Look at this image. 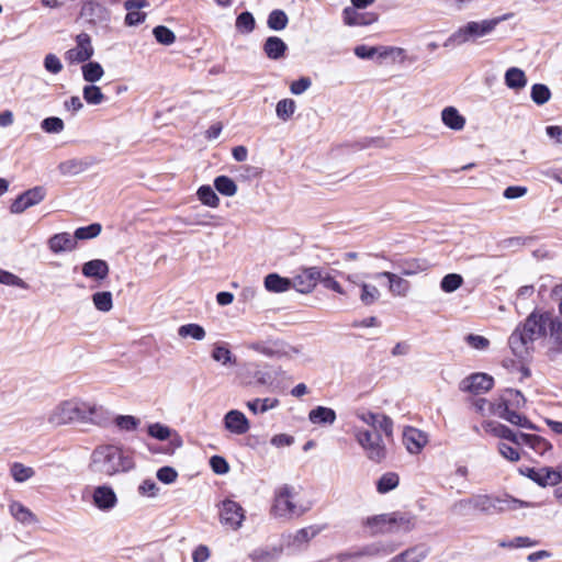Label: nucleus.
Masks as SVG:
<instances>
[{
  "mask_svg": "<svg viewBox=\"0 0 562 562\" xmlns=\"http://www.w3.org/2000/svg\"><path fill=\"white\" fill-rule=\"evenodd\" d=\"M539 338L554 348L562 347V322L550 313H532L522 327L510 335L508 342L513 352L524 358L528 353V345Z\"/></svg>",
  "mask_w": 562,
  "mask_h": 562,
  "instance_id": "f257e3e1",
  "label": "nucleus"
},
{
  "mask_svg": "<svg viewBox=\"0 0 562 562\" xmlns=\"http://www.w3.org/2000/svg\"><path fill=\"white\" fill-rule=\"evenodd\" d=\"M356 416L370 428H353V436L357 443L361 447L369 460L375 463L382 462L386 458V446L382 434L386 438H392L393 420L384 414L366 409L358 411Z\"/></svg>",
  "mask_w": 562,
  "mask_h": 562,
  "instance_id": "f03ea898",
  "label": "nucleus"
},
{
  "mask_svg": "<svg viewBox=\"0 0 562 562\" xmlns=\"http://www.w3.org/2000/svg\"><path fill=\"white\" fill-rule=\"evenodd\" d=\"M106 418L103 406L93 401L79 397L64 400L55 405L47 414V423L54 428L76 423L100 425Z\"/></svg>",
  "mask_w": 562,
  "mask_h": 562,
  "instance_id": "7ed1b4c3",
  "label": "nucleus"
},
{
  "mask_svg": "<svg viewBox=\"0 0 562 562\" xmlns=\"http://www.w3.org/2000/svg\"><path fill=\"white\" fill-rule=\"evenodd\" d=\"M135 467L133 452L116 445L95 447L89 461V469L92 473L106 477L128 473Z\"/></svg>",
  "mask_w": 562,
  "mask_h": 562,
  "instance_id": "20e7f679",
  "label": "nucleus"
},
{
  "mask_svg": "<svg viewBox=\"0 0 562 562\" xmlns=\"http://www.w3.org/2000/svg\"><path fill=\"white\" fill-rule=\"evenodd\" d=\"M307 510L300 502V488L290 484H282L274 491L271 514L276 518L292 519Z\"/></svg>",
  "mask_w": 562,
  "mask_h": 562,
  "instance_id": "39448f33",
  "label": "nucleus"
},
{
  "mask_svg": "<svg viewBox=\"0 0 562 562\" xmlns=\"http://www.w3.org/2000/svg\"><path fill=\"white\" fill-rule=\"evenodd\" d=\"M283 373L280 369L261 366L258 362H246L238 375L248 385L256 384L274 392L283 390V385L279 380V376Z\"/></svg>",
  "mask_w": 562,
  "mask_h": 562,
  "instance_id": "423d86ee",
  "label": "nucleus"
},
{
  "mask_svg": "<svg viewBox=\"0 0 562 562\" xmlns=\"http://www.w3.org/2000/svg\"><path fill=\"white\" fill-rule=\"evenodd\" d=\"M460 505H469L484 514H496L507 510H517L527 506L522 501L510 496L497 497L491 495H476L468 501H461Z\"/></svg>",
  "mask_w": 562,
  "mask_h": 562,
  "instance_id": "0eeeda50",
  "label": "nucleus"
},
{
  "mask_svg": "<svg viewBox=\"0 0 562 562\" xmlns=\"http://www.w3.org/2000/svg\"><path fill=\"white\" fill-rule=\"evenodd\" d=\"M504 19L505 18H496L468 22L465 25L458 29L449 40L458 45L467 42H475L479 38L491 34L497 24Z\"/></svg>",
  "mask_w": 562,
  "mask_h": 562,
  "instance_id": "6e6552de",
  "label": "nucleus"
},
{
  "mask_svg": "<svg viewBox=\"0 0 562 562\" xmlns=\"http://www.w3.org/2000/svg\"><path fill=\"white\" fill-rule=\"evenodd\" d=\"M409 521L396 514H382L368 517L364 520V527L371 535L396 531L401 528H407Z\"/></svg>",
  "mask_w": 562,
  "mask_h": 562,
  "instance_id": "1a4fd4ad",
  "label": "nucleus"
},
{
  "mask_svg": "<svg viewBox=\"0 0 562 562\" xmlns=\"http://www.w3.org/2000/svg\"><path fill=\"white\" fill-rule=\"evenodd\" d=\"M93 53L90 35L80 33L76 36V46L65 53V59L69 65L83 64L92 57Z\"/></svg>",
  "mask_w": 562,
  "mask_h": 562,
  "instance_id": "9d476101",
  "label": "nucleus"
},
{
  "mask_svg": "<svg viewBox=\"0 0 562 562\" xmlns=\"http://www.w3.org/2000/svg\"><path fill=\"white\" fill-rule=\"evenodd\" d=\"M245 520V510L235 501L225 499L220 506V521L222 525L238 530Z\"/></svg>",
  "mask_w": 562,
  "mask_h": 562,
  "instance_id": "9b49d317",
  "label": "nucleus"
},
{
  "mask_svg": "<svg viewBox=\"0 0 562 562\" xmlns=\"http://www.w3.org/2000/svg\"><path fill=\"white\" fill-rule=\"evenodd\" d=\"M92 504L101 512L108 513L117 505V496L114 490L109 485H99L92 490Z\"/></svg>",
  "mask_w": 562,
  "mask_h": 562,
  "instance_id": "f8f14e48",
  "label": "nucleus"
},
{
  "mask_svg": "<svg viewBox=\"0 0 562 562\" xmlns=\"http://www.w3.org/2000/svg\"><path fill=\"white\" fill-rule=\"evenodd\" d=\"M279 359L293 361L296 363H307L311 361L310 356L304 350L303 346L290 345L286 342L274 344V356Z\"/></svg>",
  "mask_w": 562,
  "mask_h": 562,
  "instance_id": "ddd939ff",
  "label": "nucleus"
},
{
  "mask_svg": "<svg viewBox=\"0 0 562 562\" xmlns=\"http://www.w3.org/2000/svg\"><path fill=\"white\" fill-rule=\"evenodd\" d=\"M224 428L237 436L245 435L250 429V422L246 415L238 409L228 411L223 418Z\"/></svg>",
  "mask_w": 562,
  "mask_h": 562,
  "instance_id": "4468645a",
  "label": "nucleus"
},
{
  "mask_svg": "<svg viewBox=\"0 0 562 562\" xmlns=\"http://www.w3.org/2000/svg\"><path fill=\"white\" fill-rule=\"evenodd\" d=\"M494 380L486 373H474L462 380L460 387L462 391L473 394L487 392L492 389Z\"/></svg>",
  "mask_w": 562,
  "mask_h": 562,
  "instance_id": "2eb2a0df",
  "label": "nucleus"
},
{
  "mask_svg": "<svg viewBox=\"0 0 562 562\" xmlns=\"http://www.w3.org/2000/svg\"><path fill=\"white\" fill-rule=\"evenodd\" d=\"M44 190L40 187L27 190L12 202L10 210L14 214H20L26 209L38 204L44 199Z\"/></svg>",
  "mask_w": 562,
  "mask_h": 562,
  "instance_id": "dca6fc26",
  "label": "nucleus"
},
{
  "mask_svg": "<svg viewBox=\"0 0 562 562\" xmlns=\"http://www.w3.org/2000/svg\"><path fill=\"white\" fill-rule=\"evenodd\" d=\"M319 278L321 272L316 268H308L296 274L291 282L297 292L310 293L316 286Z\"/></svg>",
  "mask_w": 562,
  "mask_h": 562,
  "instance_id": "f3484780",
  "label": "nucleus"
},
{
  "mask_svg": "<svg viewBox=\"0 0 562 562\" xmlns=\"http://www.w3.org/2000/svg\"><path fill=\"white\" fill-rule=\"evenodd\" d=\"M428 442V437L422 430L406 427L403 431V443L412 454H418Z\"/></svg>",
  "mask_w": 562,
  "mask_h": 562,
  "instance_id": "a211bd4d",
  "label": "nucleus"
},
{
  "mask_svg": "<svg viewBox=\"0 0 562 562\" xmlns=\"http://www.w3.org/2000/svg\"><path fill=\"white\" fill-rule=\"evenodd\" d=\"M149 3L146 0H126L124 8L127 11L125 16V24L128 26H136L142 24L147 14L142 9L147 8Z\"/></svg>",
  "mask_w": 562,
  "mask_h": 562,
  "instance_id": "6ab92c4d",
  "label": "nucleus"
},
{
  "mask_svg": "<svg viewBox=\"0 0 562 562\" xmlns=\"http://www.w3.org/2000/svg\"><path fill=\"white\" fill-rule=\"evenodd\" d=\"M47 245L53 254L69 252L77 248V240L69 233H59L53 235Z\"/></svg>",
  "mask_w": 562,
  "mask_h": 562,
  "instance_id": "aec40b11",
  "label": "nucleus"
},
{
  "mask_svg": "<svg viewBox=\"0 0 562 562\" xmlns=\"http://www.w3.org/2000/svg\"><path fill=\"white\" fill-rule=\"evenodd\" d=\"M347 280L350 283L360 286L361 292H360L359 297H360V301L362 304L369 306V305H372L373 303H375L380 299V296H381L380 290L373 284H369L366 282H358L357 274H349L347 277Z\"/></svg>",
  "mask_w": 562,
  "mask_h": 562,
  "instance_id": "412c9836",
  "label": "nucleus"
},
{
  "mask_svg": "<svg viewBox=\"0 0 562 562\" xmlns=\"http://www.w3.org/2000/svg\"><path fill=\"white\" fill-rule=\"evenodd\" d=\"M384 277L389 280V291L393 296L405 297L411 291V284L402 277L384 271L376 274V278Z\"/></svg>",
  "mask_w": 562,
  "mask_h": 562,
  "instance_id": "4be33fe9",
  "label": "nucleus"
},
{
  "mask_svg": "<svg viewBox=\"0 0 562 562\" xmlns=\"http://www.w3.org/2000/svg\"><path fill=\"white\" fill-rule=\"evenodd\" d=\"M81 271L86 278L102 281L109 276L110 268L106 261L93 259L85 262Z\"/></svg>",
  "mask_w": 562,
  "mask_h": 562,
  "instance_id": "5701e85b",
  "label": "nucleus"
},
{
  "mask_svg": "<svg viewBox=\"0 0 562 562\" xmlns=\"http://www.w3.org/2000/svg\"><path fill=\"white\" fill-rule=\"evenodd\" d=\"M9 513L18 522L24 526H31L38 522L37 516L20 502H11L9 505Z\"/></svg>",
  "mask_w": 562,
  "mask_h": 562,
  "instance_id": "b1692460",
  "label": "nucleus"
},
{
  "mask_svg": "<svg viewBox=\"0 0 562 562\" xmlns=\"http://www.w3.org/2000/svg\"><path fill=\"white\" fill-rule=\"evenodd\" d=\"M483 429L486 434L493 435L494 437L507 439L515 445H518L519 441V432H514L507 426L496 423V422H486L483 424Z\"/></svg>",
  "mask_w": 562,
  "mask_h": 562,
  "instance_id": "393cba45",
  "label": "nucleus"
},
{
  "mask_svg": "<svg viewBox=\"0 0 562 562\" xmlns=\"http://www.w3.org/2000/svg\"><path fill=\"white\" fill-rule=\"evenodd\" d=\"M504 81L508 89L520 91L526 88L528 83L525 71L518 67H510L504 75Z\"/></svg>",
  "mask_w": 562,
  "mask_h": 562,
  "instance_id": "a878e982",
  "label": "nucleus"
},
{
  "mask_svg": "<svg viewBox=\"0 0 562 562\" xmlns=\"http://www.w3.org/2000/svg\"><path fill=\"white\" fill-rule=\"evenodd\" d=\"M441 121L445 126L457 132L462 131L467 123L465 117L454 106H446L441 111Z\"/></svg>",
  "mask_w": 562,
  "mask_h": 562,
  "instance_id": "bb28decb",
  "label": "nucleus"
},
{
  "mask_svg": "<svg viewBox=\"0 0 562 562\" xmlns=\"http://www.w3.org/2000/svg\"><path fill=\"white\" fill-rule=\"evenodd\" d=\"M518 438L519 441L517 446L526 445L540 456H543L547 451L551 449L550 442H548L544 438L538 435L519 432Z\"/></svg>",
  "mask_w": 562,
  "mask_h": 562,
  "instance_id": "cd10ccee",
  "label": "nucleus"
},
{
  "mask_svg": "<svg viewBox=\"0 0 562 562\" xmlns=\"http://www.w3.org/2000/svg\"><path fill=\"white\" fill-rule=\"evenodd\" d=\"M536 483L541 487L555 486L562 482L560 465L558 468L542 467L539 468Z\"/></svg>",
  "mask_w": 562,
  "mask_h": 562,
  "instance_id": "c85d7f7f",
  "label": "nucleus"
},
{
  "mask_svg": "<svg viewBox=\"0 0 562 562\" xmlns=\"http://www.w3.org/2000/svg\"><path fill=\"white\" fill-rule=\"evenodd\" d=\"M336 418L335 411L325 406H317L308 413V419L314 425H333Z\"/></svg>",
  "mask_w": 562,
  "mask_h": 562,
  "instance_id": "c756f323",
  "label": "nucleus"
},
{
  "mask_svg": "<svg viewBox=\"0 0 562 562\" xmlns=\"http://www.w3.org/2000/svg\"><path fill=\"white\" fill-rule=\"evenodd\" d=\"M494 413L495 415L504 418L505 420L509 422L513 425H517L524 428L531 427L529 420L525 416H521L520 414L510 411L506 403L497 404V412Z\"/></svg>",
  "mask_w": 562,
  "mask_h": 562,
  "instance_id": "7c9ffc66",
  "label": "nucleus"
},
{
  "mask_svg": "<svg viewBox=\"0 0 562 562\" xmlns=\"http://www.w3.org/2000/svg\"><path fill=\"white\" fill-rule=\"evenodd\" d=\"M393 551V548L386 546L382 542H374L363 548L351 552L349 555L351 558H361V557H375V555H386Z\"/></svg>",
  "mask_w": 562,
  "mask_h": 562,
  "instance_id": "2f4dec72",
  "label": "nucleus"
},
{
  "mask_svg": "<svg viewBox=\"0 0 562 562\" xmlns=\"http://www.w3.org/2000/svg\"><path fill=\"white\" fill-rule=\"evenodd\" d=\"M288 46L286 44L277 36H270L266 40L263 50L266 55L271 59H279L283 57Z\"/></svg>",
  "mask_w": 562,
  "mask_h": 562,
  "instance_id": "473e14b6",
  "label": "nucleus"
},
{
  "mask_svg": "<svg viewBox=\"0 0 562 562\" xmlns=\"http://www.w3.org/2000/svg\"><path fill=\"white\" fill-rule=\"evenodd\" d=\"M292 286L291 280L277 273H270L265 278V288L270 292L282 293Z\"/></svg>",
  "mask_w": 562,
  "mask_h": 562,
  "instance_id": "72a5a7b5",
  "label": "nucleus"
},
{
  "mask_svg": "<svg viewBox=\"0 0 562 562\" xmlns=\"http://www.w3.org/2000/svg\"><path fill=\"white\" fill-rule=\"evenodd\" d=\"M279 405V400L273 397L255 398L252 401L247 402V407L254 414H265L268 411L277 408Z\"/></svg>",
  "mask_w": 562,
  "mask_h": 562,
  "instance_id": "f704fd0d",
  "label": "nucleus"
},
{
  "mask_svg": "<svg viewBox=\"0 0 562 562\" xmlns=\"http://www.w3.org/2000/svg\"><path fill=\"white\" fill-rule=\"evenodd\" d=\"M82 77L87 82L94 83L104 76V69L98 61H86L81 67Z\"/></svg>",
  "mask_w": 562,
  "mask_h": 562,
  "instance_id": "c9c22d12",
  "label": "nucleus"
},
{
  "mask_svg": "<svg viewBox=\"0 0 562 562\" xmlns=\"http://www.w3.org/2000/svg\"><path fill=\"white\" fill-rule=\"evenodd\" d=\"M426 557V549L415 547L397 554L389 562H422Z\"/></svg>",
  "mask_w": 562,
  "mask_h": 562,
  "instance_id": "e433bc0d",
  "label": "nucleus"
},
{
  "mask_svg": "<svg viewBox=\"0 0 562 562\" xmlns=\"http://www.w3.org/2000/svg\"><path fill=\"white\" fill-rule=\"evenodd\" d=\"M178 335L181 338H192L196 341H202L206 337L205 329L199 324H186L178 328Z\"/></svg>",
  "mask_w": 562,
  "mask_h": 562,
  "instance_id": "4c0bfd02",
  "label": "nucleus"
},
{
  "mask_svg": "<svg viewBox=\"0 0 562 562\" xmlns=\"http://www.w3.org/2000/svg\"><path fill=\"white\" fill-rule=\"evenodd\" d=\"M212 359L222 366L235 364L236 358L224 344H215L212 350Z\"/></svg>",
  "mask_w": 562,
  "mask_h": 562,
  "instance_id": "58836bf2",
  "label": "nucleus"
},
{
  "mask_svg": "<svg viewBox=\"0 0 562 562\" xmlns=\"http://www.w3.org/2000/svg\"><path fill=\"white\" fill-rule=\"evenodd\" d=\"M92 303L98 311L108 313L113 308L112 293L110 291L95 292L92 295Z\"/></svg>",
  "mask_w": 562,
  "mask_h": 562,
  "instance_id": "ea45409f",
  "label": "nucleus"
},
{
  "mask_svg": "<svg viewBox=\"0 0 562 562\" xmlns=\"http://www.w3.org/2000/svg\"><path fill=\"white\" fill-rule=\"evenodd\" d=\"M400 477L396 473L387 472L384 473L376 481V490L380 494H385L397 487Z\"/></svg>",
  "mask_w": 562,
  "mask_h": 562,
  "instance_id": "a19ab883",
  "label": "nucleus"
},
{
  "mask_svg": "<svg viewBox=\"0 0 562 562\" xmlns=\"http://www.w3.org/2000/svg\"><path fill=\"white\" fill-rule=\"evenodd\" d=\"M469 475V469L464 464L457 465L456 470L447 476V485L450 488H458L464 485Z\"/></svg>",
  "mask_w": 562,
  "mask_h": 562,
  "instance_id": "79ce46f5",
  "label": "nucleus"
},
{
  "mask_svg": "<svg viewBox=\"0 0 562 562\" xmlns=\"http://www.w3.org/2000/svg\"><path fill=\"white\" fill-rule=\"evenodd\" d=\"M289 18L283 10H273L270 12L267 24L273 31H282L286 27Z\"/></svg>",
  "mask_w": 562,
  "mask_h": 562,
  "instance_id": "37998d69",
  "label": "nucleus"
},
{
  "mask_svg": "<svg viewBox=\"0 0 562 562\" xmlns=\"http://www.w3.org/2000/svg\"><path fill=\"white\" fill-rule=\"evenodd\" d=\"M296 110V103L292 99H282L277 103L276 114L277 116L286 122L289 121Z\"/></svg>",
  "mask_w": 562,
  "mask_h": 562,
  "instance_id": "c03bdc74",
  "label": "nucleus"
},
{
  "mask_svg": "<svg viewBox=\"0 0 562 562\" xmlns=\"http://www.w3.org/2000/svg\"><path fill=\"white\" fill-rule=\"evenodd\" d=\"M215 189L225 196H233L237 192V186L233 179L227 176H220L214 180Z\"/></svg>",
  "mask_w": 562,
  "mask_h": 562,
  "instance_id": "a18cd8bd",
  "label": "nucleus"
},
{
  "mask_svg": "<svg viewBox=\"0 0 562 562\" xmlns=\"http://www.w3.org/2000/svg\"><path fill=\"white\" fill-rule=\"evenodd\" d=\"M82 95L85 101L91 105L101 104L105 99V95L103 94L101 89L94 85L85 86L82 89Z\"/></svg>",
  "mask_w": 562,
  "mask_h": 562,
  "instance_id": "49530a36",
  "label": "nucleus"
},
{
  "mask_svg": "<svg viewBox=\"0 0 562 562\" xmlns=\"http://www.w3.org/2000/svg\"><path fill=\"white\" fill-rule=\"evenodd\" d=\"M196 194L199 200L206 206L217 207L220 205V199L210 186L200 187Z\"/></svg>",
  "mask_w": 562,
  "mask_h": 562,
  "instance_id": "de8ad7c7",
  "label": "nucleus"
},
{
  "mask_svg": "<svg viewBox=\"0 0 562 562\" xmlns=\"http://www.w3.org/2000/svg\"><path fill=\"white\" fill-rule=\"evenodd\" d=\"M463 284V278L458 273L446 274L440 281V289L445 293H452Z\"/></svg>",
  "mask_w": 562,
  "mask_h": 562,
  "instance_id": "09e8293b",
  "label": "nucleus"
},
{
  "mask_svg": "<svg viewBox=\"0 0 562 562\" xmlns=\"http://www.w3.org/2000/svg\"><path fill=\"white\" fill-rule=\"evenodd\" d=\"M137 493L142 497L156 498L160 494V488L151 479H145L137 487Z\"/></svg>",
  "mask_w": 562,
  "mask_h": 562,
  "instance_id": "8fccbe9b",
  "label": "nucleus"
},
{
  "mask_svg": "<svg viewBox=\"0 0 562 562\" xmlns=\"http://www.w3.org/2000/svg\"><path fill=\"white\" fill-rule=\"evenodd\" d=\"M379 57L403 63L406 59V50L396 46H380Z\"/></svg>",
  "mask_w": 562,
  "mask_h": 562,
  "instance_id": "3c124183",
  "label": "nucleus"
},
{
  "mask_svg": "<svg viewBox=\"0 0 562 562\" xmlns=\"http://www.w3.org/2000/svg\"><path fill=\"white\" fill-rule=\"evenodd\" d=\"M530 97L536 104L542 105L550 100L551 91L546 85L535 83L531 87Z\"/></svg>",
  "mask_w": 562,
  "mask_h": 562,
  "instance_id": "603ef678",
  "label": "nucleus"
},
{
  "mask_svg": "<svg viewBox=\"0 0 562 562\" xmlns=\"http://www.w3.org/2000/svg\"><path fill=\"white\" fill-rule=\"evenodd\" d=\"M173 430L171 428L160 423L150 424L148 426V435L160 441L168 440Z\"/></svg>",
  "mask_w": 562,
  "mask_h": 562,
  "instance_id": "864d4df0",
  "label": "nucleus"
},
{
  "mask_svg": "<svg viewBox=\"0 0 562 562\" xmlns=\"http://www.w3.org/2000/svg\"><path fill=\"white\" fill-rule=\"evenodd\" d=\"M153 34L156 41L162 45H171L176 42L175 33L164 25L156 26L153 30Z\"/></svg>",
  "mask_w": 562,
  "mask_h": 562,
  "instance_id": "5fc2aeb1",
  "label": "nucleus"
},
{
  "mask_svg": "<svg viewBox=\"0 0 562 562\" xmlns=\"http://www.w3.org/2000/svg\"><path fill=\"white\" fill-rule=\"evenodd\" d=\"M236 29L241 33H250L255 29V19L250 12H243L236 19Z\"/></svg>",
  "mask_w": 562,
  "mask_h": 562,
  "instance_id": "6e6d98bb",
  "label": "nucleus"
},
{
  "mask_svg": "<svg viewBox=\"0 0 562 562\" xmlns=\"http://www.w3.org/2000/svg\"><path fill=\"white\" fill-rule=\"evenodd\" d=\"M11 475L16 482H25L34 475V470L22 463H14L11 467Z\"/></svg>",
  "mask_w": 562,
  "mask_h": 562,
  "instance_id": "4d7b16f0",
  "label": "nucleus"
},
{
  "mask_svg": "<svg viewBox=\"0 0 562 562\" xmlns=\"http://www.w3.org/2000/svg\"><path fill=\"white\" fill-rule=\"evenodd\" d=\"M101 233L100 224H91L85 227H79L75 231L76 240L90 239L97 237Z\"/></svg>",
  "mask_w": 562,
  "mask_h": 562,
  "instance_id": "13d9d810",
  "label": "nucleus"
},
{
  "mask_svg": "<svg viewBox=\"0 0 562 562\" xmlns=\"http://www.w3.org/2000/svg\"><path fill=\"white\" fill-rule=\"evenodd\" d=\"M0 283L9 286L27 289V284L20 277L0 268Z\"/></svg>",
  "mask_w": 562,
  "mask_h": 562,
  "instance_id": "bf43d9fd",
  "label": "nucleus"
},
{
  "mask_svg": "<svg viewBox=\"0 0 562 562\" xmlns=\"http://www.w3.org/2000/svg\"><path fill=\"white\" fill-rule=\"evenodd\" d=\"M178 476L177 470L172 467H162L156 472L157 480L167 485L173 484Z\"/></svg>",
  "mask_w": 562,
  "mask_h": 562,
  "instance_id": "052dcab7",
  "label": "nucleus"
},
{
  "mask_svg": "<svg viewBox=\"0 0 562 562\" xmlns=\"http://www.w3.org/2000/svg\"><path fill=\"white\" fill-rule=\"evenodd\" d=\"M42 128L46 133L58 134L64 131V121L57 116L47 117L41 123Z\"/></svg>",
  "mask_w": 562,
  "mask_h": 562,
  "instance_id": "680f3d73",
  "label": "nucleus"
},
{
  "mask_svg": "<svg viewBox=\"0 0 562 562\" xmlns=\"http://www.w3.org/2000/svg\"><path fill=\"white\" fill-rule=\"evenodd\" d=\"M467 345L475 350L484 351L490 347V340L484 336L470 334L464 338Z\"/></svg>",
  "mask_w": 562,
  "mask_h": 562,
  "instance_id": "e2e57ef3",
  "label": "nucleus"
},
{
  "mask_svg": "<svg viewBox=\"0 0 562 562\" xmlns=\"http://www.w3.org/2000/svg\"><path fill=\"white\" fill-rule=\"evenodd\" d=\"M342 14L345 24L349 26L367 24V22L363 20V16L357 13L356 9L352 7L345 8Z\"/></svg>",
  "mask_w": 562,
  "mask_h": 562,
  "instance_id": "0e129e2a",
  "label": "nucleus"
},
{
  "mask_svg": "<svg viewBox=\"0 0 562 562\" xmlns=\"http://www.w3.org/2000/svg\"><path fill=\"white\" fill-rule=\"evenodd\" d=\"M536 546V542L532 541L528 537H516L512 541L501 540L498 541V547L501 548H527V547H533Z\"/></svg>",
  "mask_w": 562,
  "mask_h": 562,
  "instance_id": "69168bd1",
  "label": "nucleus"
},
{
  "mask_svg": "<svg viewBox=\"0 0 562 562\" xmlns=\"http://www.w3.org/2000/svg\"><path fill=\"white\" fill-rule=\"evenodd\" d=\"M246 348L248 350L258 352L260 355L267 356V357H273L274 356V346H269L263 341H252L246 344Z\"/></svg>",
  "mask_w": 562,
  "mask_h": 562,
  "instance_id": "338daca9",
  "label": "nucleus"
},
{
  "mask_svg": "<svg viewBox=\"0 0 562 562\" xmlns=\"http://www.w3.org/2000/svg\"><path fill=\"white\" fill-rule=\"evenodd\" d=\"M44 68L50 74H59L63 70V64L55 54H47L44 58Z\"/></svg>",
  "mask_w": 562,
  "mask_h": 562,
  "instance_id": "774afa93",
  "label": "nucleus"
}]
</instances>
